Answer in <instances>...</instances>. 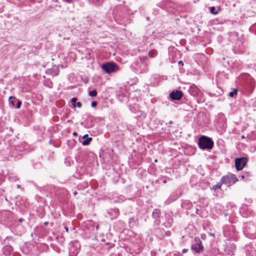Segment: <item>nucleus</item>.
Returning a JSON list of instances; mask_svg holds the SVG:
<instances>
[{
	"label": "nucleus",
	"mask_w": 256,
	"mask_h": 256,
	"mask_svg": "<svg viewBox=\"0 0 256 256\" xmlns=\"http://www.w3.org/2000/svg\"><path fill=\"white\" fill-rule=\"evenodd\" d=\"M147 57L140 56L138 58L134 64V66L138 72L142 73L146 72L148 68V64L146 60Z\"/></svg>",
	"instance_id": "obj_1"
},
{
	"label": "nucleus",
	"mask_w": 256,
	"mask_h": 256,
	"mask_svg": "<svg viewBox=\"0 0 256 256\" xmlns=\"http://www.w3.org/2000/svg\"><path fill=\"white\" fill-rule=\"evenodd\" d=\"M198 144L199 148L202 150H211L214 143L211 138L202 136L198 139Z\"/></svg>",
	"instance_id": "obj_2"
},
{
	"label": "nucleus",
	"mask_w": 256,
	"mask_h": 256,
	"mask_svg": "<svg viewBox=\"0 0 256 256\" xmlns=\"http://www.w3.org/2000/svg\"><path fill=\"white\" fill-rule=\"evenodd\" d=\"M189 93L196 97L198 102H203L205 100L204 94L195 85L190 86L188 88Z\"/></svg>",
	"instance_id": "obj_3"
},
{
	"label": "nucleus",
	"mask_w": 256,
	"mask_h": 256,
	"mask_svg": "<svg viewBox=\"0 0 256 256\" xmlns=\"http://www.w3.org/2000/svg\"><path fill=\"white\" fill-rule=\"evenodd\" d=\"M102 68L107 74L116 72L118 68V65L114 62H107L102 64Z\"/></svg>",
	"instance_id": "obj_4"
},
{
	"label": "nucleus",
	"mask_w": 256,
	"mask_h": 256,
	"mask_svg": "<svg viewBox=\"0 0 256 256\" xmlns=\"http://www.w3.org/2000/svg\"><path fill=\"white\" fill-rule=\"evenodd\" d=\"M248 162L246 157L238 158L235 159V166L238 171L241 170L245 166Z\"/></svg>",
	"instance_id": "obj_5"
},
{
	"label": "nucleus",
	"mask_w": 256,
	"mask_h": 256,
	"mask_svg": "<svg viewBox=\"0 0 256 256\" xmlns=\"http://www.w3.org/2000/svg\"><path fill=\"white\" fill-rule=\"evenodd\" d=\"M195 243L192 244L191 246V249L192 251L196 253L201 252L204 250V246L202 244V242L198 238H194Z\"/></svg>",
	"instance_id": "obj_6"
},
{
	"label": "nucleus",
	"mask_w": 256,
	"mask_h": 256,
	"mask_svg": "<svg viewBox=\"0 0 256 256\" xmlns=\"http://www.w3.org/2000/svg\"><path fill=\"white\" fill-rule=\"evenodd\" d=\"M2 220L4 222H12V213L10 211H4L1 214Z\"/></svg>",
	"instance_id": "obj_7"
},
{
	"label": "nucleus",
	"mask_w": 256,
	"mask_h": 256,
	"mask_svg": "<svg viewBox=\"0 0 256 256\" xmlns=\"http://www.w3.org/2000/svg\"><path fill=\"white\" fill-rule=\"evenodd\" d=\"M182 92L178 90L172 91L170 94V98L172 100H180L182 97Z\"/></svg>",
	"instance_id": "obj_8"
},
{
	"label": "nucleus",
	"mask_w": 256,
	"mask_h": 256,
	"mask_svg": "<svg viewBox=\"0 0 256 256\" xmlns=\"http://www.w3.org/2000/svg\"><path fill=\"white\" fill-rule=\"evenodd\" d=\"M108 214L110 218L112 220L116 218L119 215V210L117 208L110 209L108 212Z\"/></svg>",
	"instance_id": "obj_9"
},
{
	"label": "nucleus",
	"mask_w": 256,
	"mask_h": 256,
	"mask_svg": "<svg viewBox=\"0 0 256 256\" xmlns=\"http://www.w3.org/2000/svg\"><path fill=\"white\" fill-rule=\"evenodd\" d=\"M2 250L4 254L6 256L10 255L13 251L12 247L10 245H6L4 246Z\"/></svg>",
	"instance_id": "obj_10"
},
{
	"label": "nucleus",
	"mask_w": 256,
	"mask_h": 256,
	"mask_svg": "<svg viewBox=\"0 0 256 256\" xmlns=\"http://www.w3.org/2000/svg\"><path fill=\"white\" fill-rule=\"evenodd\" d=\"M235 248V244H232L230 245V246H227V247L225 248V251L228 255H233L234 250Z\"/></svg>",
	"instance_id": "obj_11"
},
{
	"label": "nucleus",
	"mask_w": 256,
	"mask_h": 256,
	"mask_svg": "<svg viewBox=\"0 0 256 256\" xmlns=\"http://www.w3.org/2000/svg\"><path fill=\"white\" fill-rule=\"evenodd\" d=\"M178 197L179 195H178L177 192L173 193L166 200V202L167 204H170L176 200Z\"/></svg>",
	"instance_id": "obj_12"
},
{
	"label": "nucleus",
	"mask_w": 256,
	"mask_h": 256,
	"mask_svg": "<svg viewBox=\"0 0 256 256\" xmlns=\"http://www.w3.org/2000/svg\"><path fill=\"white\" fill-rule=\"evenodd\" d=\"M252 176V173L250 172H243L242 174L239 176V178L242 180H248L249 178Z\"/></svg>",
	"instance_id": "obj_13"
},
{
	"label": "nucleus",
	"mask_w": 256,
	"mask_h": 256,
	"mask_svg": "<svg viewBox=\"0 0 256 256\" xmlns=\"http://www.w3.org/2000/svg\"><path fill=\"white\" fill-rule=\"evenodd\" d=\"M221 182L222 184H230L231 182L228 175L222 176L221 179Z\"/></svg>",
	"instance_id": "obj_14"
},
{
	"label": "nucleus",
	"mask_w": 256,
	"mask_h": 256,
	"mask_svg": "<svg viewBox=\"0 0 256 256\" xmlns=\"http://www.w3.org/2000/svg\"><path fill=\"white\" fill-rule=\"evenodd\" d=\"M160 210L158 209L155 208L153 210L152 216L154 218H157L160 216Z\"/></svg>",
	"instance_id": "obj_15"
},
{
	"label": "nucleus",
	"mask_w": 256,
	"mask_h": 256,
	"mask_svg": "<svg viewBox=\"0 0 256 256\" xmlns=\"http://www.w3.org/2000/svg\"><path fill=\"white\" fill-rule=\"evenodd\" d=\"M228 176L230 180V182L232 184H234L238 181V178L236 177V176L234 174H230L228 175Z\"/></svg>",
	"instance_id": "obj_16"
},
{
	"label": "nucleus",
	"mask_w": 256,
	"mask_h": 256,
	"mask_svg": "<svg viewBox=\"0 0 256 256\" xmlns=\"http://www.w3.org/2000/svg\"><path fill=\"white\" fill-rule=\"evenodd\" d=\"M14 99H16L15 96H10L9 100H8L10 104V106H12V108L15 106V101L14 100Z\"/></svg>",
	"instance_id": "obj_17"
},
{
	"label": "nucleus",
	"mask_w": 256,
	"mask_h": 256,
	"mask_svg": "<svg viewBox=\"0 0 256 256\" xmlns=\"http://www.w3.org/2000/svg\"><path fill=\"white\" fill-rule=\"evenodd\" d=\"M92 138L91 137L86 138L84 141L82 142V144L84 146H86L90 144V142L92 140Z\"/></svg>",
	"instance_id": "obj_18"
},
{
	"label": "nucleus",
	"mask_w": 256,
	"mask_h": 256,
	"mask_svg": "<svg viewBox=\"0 0 256 256\" xmlns=\"http://www.w3.org/2000/svg\"><path fill=\"white\" fill-rule=\"evenodd\" d=\"M222 183L221 181L220 182H218L216 184L213 186L212 188V190H216L217 189H220L221 188L222 186Z\"/></svg>",
	"instance_id": "obj_19"
},
{
	"label": "nucleus",
	"mask_w": 256,
	"mask_h": 256,
	"mask_svg": "<svg viewBox=\"0 0 256 256\" xmlns=\"http://www.w3.org/2000/svg\"><path fill=\"white\" fill-rule=\"evenodd\" d=\"M51 248L56 252L60 253V248L54 244H50Z\"/></svg>",
	"instance_id": "obj_20"
},
{
	"label": "nucleus",
	"mask_w": 256,
	"mask_h": 256,
	"mask_svg": "<svg viewBox=\"0 0 256 256\" xmlns=\"http://www.w3.org/2000/svg\"><path fill=\"white\" fill-rule=\"evenodd\" d=\"M238 92V89L235 88L232 91L230 92L229 93V96L230 97H234L235 95L237 94Z\"/></svg>",
	"instance_id": "obj_21"
},
{
	"label": "nucleus",
	"mask_w": 256,
	"mask_h": 256,
	"mask_svg": "<svg viewBox=\"0 0 256 256\" xmlns=\"http://www.w3.org/2000/svg\"><path fill=\"white\" fill-rule=\"evenodd\" d=\"M210 12L213 14H217L218 13V10H216L214 6H212L210 8Z\"/></svg>",
	"instance_id": "obj_22"
},
{
	"label": "nucleus",
	"mask_w": 256,
	"mask_h": 256,
	"mask_svg": "<svg viewBox=\"0 0 256 256\" xmlns=\"http://www.w3.org/2000/svg\"><path fill=\"white\" fill-rule=\"evenodd\" d=\"M97 92L96 90H92L88 92V95L90 96H96L97 95Z\"/></svg>",
	"instance_id": "obj_23"
},
{
	"label": "nucleus",
	"mask_w": 256,
	"mask_h": 256,
	"mask_svg": "<svg viewBox=\"0 0 256 256\" xmlns=\"http://www.w3.org/2000/svg\"><path fill=\"white\" fill-rule=\"evenodd\" d=\"M77 98H73L71 99V102L73 105L74 107H76V103Z\"/></svg>",
	"instance_id": "obj_24"
},
{
	"label": "nucleus",
	"mask_w": 256,
	"mask_h": 256,
	"mask_svg": "<svg viewBox=\"0 0 256 256\" xmlns=\"http://www.w3.org/2000/svg\"><path fill=\"white\" fill-rule=\"evenodd\" d=\"M112 246L113 245L112 244H108V243H107L104 245V248L105 249L106 248L108 250H109L110 248L112 247Z\"/></svg>",
	"instance_id": "obj_25"
},
{
	"label": "nucleus",
	"mask_w": 256,
	"mask_h": 256,
	"mask_svg": "<svg viewBox=\"0 0 256 256\" xmlns=\"http://www.w3.org/2000/svg\"><path fill=\"white\" fill-rule=\"evenodd\" d=\"M89 224H90V226H96V230H98V226H99L98 224H95V223H94V222H89Z\"/></svg>",
	"instance_id": "obj_26"
},
{
	"label": "nucleus",
	"mask_w": 256,
	"mask_h": 256,
	"mask_svg": "<svg viewBox=\"0 0 256 256\" xmlns=\"http://www.w3.org/2000/svg\"><path fill=\"white\" fill-rule=\"evenodd\" d=\"M21 104L22 102L20 100H18L16 108H20Z\"/></svg>",
	"instance_id": "obj_27"
},
{
	"label": "nucleus",
	"mask_w": 256,
	"mask_h": 256,
	"mask_svg": "<svg viewBox=\"0 0 256 256\" xmlns=\"http://www.w3.org/2000/svg\"><path fill=\"white\" fill-rule=\"evenodd\" d=\"M97 102H96V101H92V104H91V106L92 107V108H94L96 107V106H97Z\"/></svg>",
	"instance_id": "obj_28"
},
{
	"label": "nucleus",
	"mask_w": 256,
	"mask_h": 256,
	"mask_svg": "<svg viewBox=\"0 0 256 256\" xmlns=\"http://www.w3.org/2000/svg\"><path fill=\"white\" fill-rule=\"evenodd\" d=\"M4 180V176L1 174H0V184Z\"/></svg>",
	"instance_id": "obj_29"
},
{
	"label": "nucleus",
	"mask_w": 256,
	"mask_h": 256,
	"mask_svg": "<svg viewBox=\"0 0 256 256\" xmlns=\"http://www.w3.org/2000/svg\"><path fill=\"white\" fill-rule=\"evenodd\" d=\"M76 106L78 108H80L82 106V104L80 102H76Z\"/></svg>",
	"instance_id": "obj_30"
},
{
	"label": "nucleus",
	"mask_w": 256,
	"mask_h": 256,
	"mask_svg": "<svg viewBox=\"0 0 256 256\" xmlns=\"http://www.w3.org/2000/svg\"><path fill=\"white\" fill-rule=\"evenodd\" d=\"M166 236H170L171 235V232H170V231H169V230L166 231Z\"/></svg>",
	"instance_id": "obj_31"
},
{
	"label": "nucleus",
	"mask_w": 256,
	"mask_h": 256,
	"mask_svg": "<svg viewBox=\"0 0 256 256\" xmlns=\"http://www.w3.org/2000/svg\"><path fill=\"white\" fill-rule=\"evenodd\" d=\"M201 238L202 240H205L206 238V235L205 234H201Z\"/></svg>",
	"instance_id": "obj_32"
},
{
	"label": "nucleus",
	"mask_w": 256,
	"mask_h": 256,
	"mask_svg": "<svg viewBox=\"0 0 256 256\" xmlns=\"http://www.w3.org/2000/svg\"><path fill=\"white\" fill-rule=\"evenodd\" d=\"M110 256H120V255L116 254H112Z\"/></svg>",
	"instance_id": "obj_33"
},
{
	"label": "nucleus",
	"mask_w": 256,
	"mask_h": 256,
	"mask_svg": "<svg viewBox=\"0 0 256 256\" xmlns=\"http://www.w3.org/2000/svg\"><path fill=\"white\" fill-rule=\"evenodd\" d=\"M188 250V249L184 248V249L182 250V253H185V252H187Z\"/></svg>",
	"instance_id": "obj_34"
},
{
	"label": "nucleus",
	"mask_w": 256,
	"mask_h": 256,
	"mask_svg": "<svg viewBox=\"0 0 256 256\" xmlns=\"http://www.w3.org/2000/svg\"><path fill=\"white\" fill-rule=\"evenodd\" d=\"M86 138H88V134H85L83 136H82V138H84V139H86Z\"/></svg>",
	"instance_id": "obj_35"
},
{
	"label": "nucleus",
	"mask_w": 256,
	"mask_h": 256,
	"mask_svg": "<svg viewBox=\"0 0 256 256\" xmlns=\"http://www.w3.org/2000/svg\"><path fill=\"white\" fill-rule=\"evenodd\" d=\"M64 229L66 232H68V228L67 226H64Z\"/></svg>",
	"instance_id": "obj_36"
},
{
	"label": "nucleus",
	"mask_w": 256,
	"mask_h": 256,
	"mask_svg": "<svg viewBox=\"0 0 256 256\" xmlns=\"http://www.w3.org/2000/svg\"><path fill=\"white\" fill-rule=\"evenodd\" d=\"M72 134H73L74 136H77V135H78V134H77V132H73Z\"/></svg>",
	"instance_id": "obj_37"
},
{
	"label": "nucleus",
	"mask_w": 256,
	"mask_h": 256,
	"mask_svg": "<svg viewBox=\"0 0 256 256\" xmlns=\"http://www.w3.org/2000/svg\"><path fill=\"white\" fill-rule=\"evenodd\" d=\"M178 64H182V66L184 64L182 62L181 60L178 62Z\"/></svg>",
	"instance_id": "obj_38"
},
{
	"label": "nucleus",
	"mask_w": 256,
	"mask_h": 256,
	"mask_svg": "<svg viewBox=\"0 0 256 256\" xmlns=\"http://www.w3.org/2000/svg\"><path fill=\"white\" fill-rule=\"evenodd\" d=\"M64 0L67 2H71V0Z\"/></svg>",
	"instance_id": "obj_39"
},
{
	"label": "nucleus",
	"mask_w": 256,
	"mask_h": 256,
	"mask_svg": "<svg viewBox=\"0 0 256 256\" xmlns=\"http://www.w3.org/2000/svg\"><path fill=\"white\" fill-rule=\"evenodd\" d=\"M172 123H173V122H172V120H170V121L169 122H168V124H172Z\"/></svg>",
	"instance_id": "obj_40"
},
{
	"label": "nucleus",
	"mask_w": 256,
	"mask_h": 256,
	"mask_svg": "<svg viewBox=\"0 0 256 256\" xmlns=\"http://www.w3.org/2000/svg\"><path fill=\"white\" fill-rule=\"evenodd\" d=\"M18 220L20 222H22L23 220V219L22 218H20Z\"/></svg>",
	"instance_id": "obj_41"
},
{
	"label": "nucleus",
	"mask_w": 256,
	"mask_h": 256,
	"mask_svg": "<svg viewBox=\"0 0 256 256\" xmlns=\"http://www.w3.org/2000/svg\"><path fill=\"white\" fill-rule=\"evenodd\" d=\"M210 235L212 236H214V234H212V233H210Z\"/></svg>",
	"instance_id": "obj_42"
},
{
	"label": "nucleus",
	"mask_w": 256,
	"mask_h": 256,
	"mask_svg": "<svg viewBox=\"0 0 256 256\" xmlns=\"http://www.w3.org/2000/svg\"><path fill=\"white\" fill-rule=\"evenodd\" d=\"M210 253V252H208L207 254H204V256H208V254H209Z\"/></svg>",
	"instance_id": "obj_43"
},
{
	"label": "nucleus",
	"mask_w": 256,
	"mask_h": 256,
	"mask_svg": "<svg viewBox=\"0 0 256 256\" xmlns=\"http://www.w3.org/2000/svg\"><path fill=\"white\" fill-rule=\"evenodd\" d=\"M48 224V222H44V225H47Z\"/></svg>",
	"instance_id": "obj_44"
},
{
	"label": "nucleus",
	"mask_w": 256,
	"mask_h": 256,
	"mask_svg": "<svg viewBox=\"0 0 256 256\" xmlns=\"http://www.w3.org/2000/svg\"><path fill=\"white\" fill-rule=\"evenodd\" d=\"M17 188H20V184H18L17 185Z\"/></svg>",
	"instance_id": "obj_45"
},
{
	"label": "nucleus",
	"mask_w": 256,
	"mask_h": 256,
	"mask_svg": "<svg viewBox=\"0 0 256 256\" xmlns=\"http://www.w3.org/2000/svg\"><path fill=\"white\" fill-rule=\"evenodd\" d=\"M196 213L197 214H198V209H196Z\"/></svg>",
	"instance_id": "obj_46"
},
{
	"label": "nucleus",
	"mask_w": 256,
	"mask_h": 256,
	"mask_svg": "<svg viewBox=\"0 0 256 256\" xmlns=\"http://www.w3.org/2000/svg\"><path fill=\"white\" fill-rule=\"evenodd\" d=\"M242 138H244V136H242Z\"/></svg>",
	"instance_id": "obj_47"
},
{
	"label": "nucleus",
	"mask_w": 256,
	"mask_h": 256,
	"mask_svg": "<svg viewBox=\"0 0 256 256\" xmlns=\"http://www.w3.org/2000/svg\"><path fill=\"white\" fill-rule=\"evenodd\" d=\"M164 183H166V180H164Z\"/></svg>",
	"instance_id": "obj_48"
},
{
	"label": "nucleus",
	"mask_w": 256,
	"mask_h": 256,
	"mask_svg": "<svg viewBox=\"0 0 256 256\" xmlns=\"http://www.w3.org/2000/svg\"><path fill=\"white\" fill-rule=\"evenodd\" d=\"M154 162H157V160H154Z\"/></svg>",
	"instance_id": "obj_49"
}]
</instances>
